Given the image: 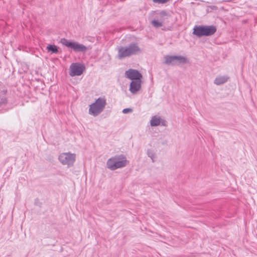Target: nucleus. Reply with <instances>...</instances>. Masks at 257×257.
<instances>
[{
  "label": "nucleus",
  "instance_id": "nucleus-12",
  "mask_svg": "<svg viewBox=\"0 0 257 257\" xmlns=\"http://www.w3.org/2000/svg\"><path fill=\"white\" fill-rule=\"evenodd\" d=\"M164 64L168 65L175 66V62L174 59V55H165L164 57Z\"/></svg>",
  "mask_w": 257,
  "mask_h": 257
},
{
  "label": "nucleus",
  "instance_id": "nucleus-15",
  "mask_svg": "<svg viewBox=\"0 0 257 257\" xmlns=\"http://www.w3.org/2000/svg\"><path fill=\"white\" fill-rule=\"evenodd\" d=\"M161 123V117L154 116L152 117L150 120V125L152 126H156L160 125Z\"/></svg>",
  "mask_w": 257,
  "mask_h": 257
},
{
  "label": "nucleus",
  "instance_id": "nucleus-3",
  "mask_svg": "<svg viewBox=\"0 0 257 257\" xmlns=\"http://www.w3.org/2000/svg\"><path fill=\"white\" fill-rule=\"evenodd\" d=\"M106 105V99L104 97L98 98L94 102L89 106V113L96 116L101 113Z\"/></svg>",
  "mask_w": 257,
  "mask_h": 257
},
{
  "label": "nucleus",
  "instance_id": "nucleus-23",
  "mask_svg": "<svg viewBox=\"0 0 257 257\" xmlns=\"http://www.w3.org/2000/svg\"><path fill=\"white\" fill-rule=\"evenodd\" d=\"M38 199H36L35 201V205H38Z\"/></svg>",
  "mask_w": 257,
  "mask_h": 257
},
{
  "label": "nucleus",
  "instance_id": "nucleus-9",
  "mask_svg": "<svg viewBox=\"0 0 257 257\" xmlns=\"http://www.w3.org/2000/svg\"><path fill=\"white\" fill-rule=\"evenodd\" d=\"M126 77L134 80H142L143 78L142 74L137 70L130 69L125 72Z\"/></svg>",
  "mask_w": 257,
  "mask_h": 257
},
{
  "label": "nucleus",
  "instance_id": "nucleus-7",
  "mask_svg": "<svg viewBox=\"0 0 257 257\" xmlns=\"http://www.w3.org/2000/svg\"><path fill=\"white\" fill-rule=\"evenodd\" d=\"M76 155L75 154L63 153L61 154L58 158L59 161L64 165L71 167L73 165L75 161Z\"/></svg>",
  "mask_w": 257,
  "mask_h": 257
},
{
  "label": "nucleus",
  "instance_id": "nucleus-14",
  "mask_svg": "<svg viewBox=\"0 0 257 257\" xmlns=\"http://www.w3.org/2000/svg\"><path fill=\"white\" fill-rule=\"evenodd\" d=\"M158 18L159 19V20L163 23L170 16L169 14L165 11H161L158 14Z\"/></svg>",
  "mask_w": 257,
  "mask_h": 257
},
{
  "label": "nucleus",
  "instance_id": "nucleus-11",
  "mask_svg": "<svg viewBox=\"0 0 257 257\" xmlns=\"http://www.w3.org/2000/svg\"><path fill=\"white\" fill-rule=\"evenodd\" d=\"M174 59L176 65L185 64L189 62L186 57L181 55H174Z\"/></svg>",
  "mask_w": 257,
  "mask_h": 257
},
{
  "label": "nucleus",
  "instance_id": "nucleus-1",
  "mask_svg": "<svg viewBox=\"0 0 257 257\" xmlns=\"http://www.w3.org/2000/svg\"><path fill=\"white\" fill-rule=\"evenodd\" d=\"M141 49L138 44L135 43L130 44L128 46H120L118 48L117 58L119 59L128 57L138 54Z\"/></svg>",
  "mask_w": 257,
  "mask_h": 257
},
{
  "label": "nucleus",
  "instance_id": "nucleus-10",
  "mask_svg": "<svg viewBox=\"0 0 257 257\" xmlns=\"http://www.w3.org/2000/svg\"><path fill=\"white\" fill-rule=\"evenodd\" d=\"M142 80L132 81L129 90L132 94H136L141 88Z\"/></svg>",
  "mask_w": 257,
  "mask_h": 257
},
{
  "label": "nucleus",
  "instance_id": "nucleus-20",
  "mask_svg": "<svg viewBox=\"0 0 257 257\" xmlns=\"http://www.w3.org/2000/svg\"><path fill=\"white\" fill-rule=\"evenodd\" d=\"M132 111V109L130 108H124L122 110V112L123 113H127L128 112H131Z\"/></svg>",
  "mask_w": 257,
  "mask_h": 257
},
{
  "label": "nucleus",
  "instance_id": "nucleus-4",
  "mask_svg": "<svg viewBox=\"0 0 257 257\" xmlns=\"http://www.w3.org/2000/svg\"><path fill=\"white\" fill-rule=\"evenodd\" d=\"M216 28L213 25L210 26H195L193 28V34L198 37L202 36H210L216 32Z\"/></svg>",
  "mask_w": 257,
  "mask_h": 257
},
{
  "label": "nucleus",
  "instance_id": "nucleus-13",
  "mask_svg": "<svg viewBox=\"0 0 257 257\" xmlns=\"http://www.w3.org/2000/svg\"><path fill=\"white\" fill-rule=\"evenodd\" d=\"M228 79L227 76H219L215 79L214 83L217 85H220L226 82Z\"/></svg>",
  "mask_w": 257,
  "mask_h": 257
},
{
  "label": "nucleus",
  "instance_id": "nucleus-21",
  "mask_svg": "<svg viewBox=\"0 0 257 257\" xmlns=\"http://www.w3.org/2000/svg\"><path fill=\"white\" fill-rule=\"evenodd\" d=\"M160 124L162 126H167V121L164 119H162L161 118V123Z\"/></svg>",
  "mask_w": 257,
  "mask_h": 257
},
{
  "label": "nucleus",
  "instance_id": "nucleus-22",
  "mask_svg": "<svg viewBox=\"0 0 257 257\" xmlns=\"http://www.w3.org/2000/svg\"><path fill=\"white\" fill-rule=\"evenodd\" d=\"M148 155L149 157L153 159V158L154 157V155L152 153L150 152L149 151H148Z\"/></svg>",
  "mask_w": 257,
  "mask_h": 257
},
{
  "label": "nucleus",
  "instance_id": "nucleus-8",
  "mask_svg": "<svg viewBox=\"0 0 257 257\" xmlns=\"http://www.w3.org/2000/svg\"><path fill=\"white\" fill-rule=\"evenodd\" d=\"M85 70V66L79 63H73L70 66L69 75L72 76H80Z\"/></svg>",
  "mask_w": 257,
  "mask_h": 257
},
{
  "label": "nucleus",
  "instance_id": "nucleus-6",
  "mask_svg": "<svg viewBox=\"0 0 257 257\" xmlns=\"http://www.w3.org/2000/svg\"><path fill=\"white\" fill-rule=\"evenodd\" d=\"M60 43L65 46L72 49L75 52L85 53L88 49L87 47L77 42L68 40L65 38H62Z\"/></svg>",
  "mask_w": 257,
  "mask_h": 257
},
{
  "label": "nucleus",
  "instance_id": "nucleus-16",
  "mask_svg": "<svg viewBox=\"0 0 257 257\" xmlns=\"http://www.w3.org/2000/svg\"><path fill=\"white\" fill-rule=\"evenodd\" d=\"M47 49L49 52H51L52 53L57 54L58 53V47L55 45H49L47 47Z\"/></svg>",
  "mask_w": 257,
  "mask_h": 257
},
{
  "label": "nucleus",
  "instance_id": "nucleus-2",
  "mask_svg": "<svg viewBox=\"0 0 257 257\" xmlns=\"http://www.w3.org/2000/svg\"><path fill=\"white\" fill-rule=\"evenodd\" d=\"M128 161L123 155H116L109 158L107 162V167L111 170H115L125 167Z\"/></svg>",
  "mask_w": 257,
  "mask_h": 257
},
{
  "label": "nucleus",
  "instance_id": "nucleus-5",
  "mask_svg": "<svg viewBox=\"0 0 257 257\" xmlns=\"http://www.w3.org/2000/svg\"><path fill=\"white\" fill-rule=\"evenodd\" d=\"M60 43L65 46L72 49L75 52L85 53L88 49L87 47L77 42L68 40L65 38H62Z\"/></svg>",
  "mask_w": 257,
  "mask_h": 257
},
{
  "label": "nucleus",
  "instance_id": "nucleus-17",
  "mask_svg": "<svg viewBox=\"0 0 257 257\" xmlns=\"http://www.w3.org/2000/svg\"><path fill=\"white\" fill-rule=\"evenodd\" d=\"M163 22L160 20H154L152 21V24L155 28H159L163 26Z\"/></svg>",
  "mask_w": 257,
  "mask_h": 257
},
{
  "label": "nucleus",
  "instance_id": "nucleus-19",
  "mask_svg": "<svg viewBox=\"0 0 257 257\" xmlns=\"http://www.w3.org/2000/svg\"><path fill=\"white\" fill-rule=\"evenodd\" d=\"M170 0H153L154 3H159V4H165Z\"/></svg>",
  "mask_w": 257,
  "mask_h": 257
},
{
  "label": "nucleus",
  "instance_id": "nucleus-18",
  "mask_svg": "<svg viewBox=\"0 0 257 257\" xmlns=\"http://www.w3.org/2000/svg\"><path fill=\"white\" fill-rule=\"evenodd\" d=\"M8 102L7 99L6 97H3L0 100V106H5Z\"/></svg>",
  "mask_w": 257,
  "mask_h": 257
}]
</instances>
